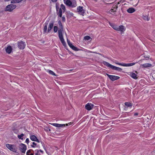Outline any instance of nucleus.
Segmentation results:
<instances>
[{
	"label": "nucleus",
	"mask_w": 155,
	"mask_h": 155,
	"mask_svg": "<svg viewBox=\"0 0 155 155\" xmlns=\"http://www.w3.org/2000/svg\"><path fill=\"white\" fill-rule=\"evenodd\" d=\"M136 63H123V66L124 67H130L134 65Z\"/></svg>",
	"instance_id": "16"
},
{
	"label": "nucleus",
	"mask_w": 155,
	"mask_h": 155,
	"mask_svg": "<svg viewBox=\"0 0 155 155\" xmlns=\"http://www.w3.org/2000/svg\"><path fill=\"white\" fill-rule=\"evenodd\" d=\"M52 2H57V0H51Z\"/></svg>",
	"instance_id": "42"
},
{
	"label": "nucleus",
	"mask_w": 155,
	"mask_h": 155,
	"mask_svg": "<svg viewBox=\"0 0 155 155\" xmlns=\"http://www.w3.org/2000/svg\"><path fill=\"white\" fill-rule=\"evenodd\" d=\"M5 146L10 151L15 153H18V148L15 145L7 143L5 144Z\"/></svg>",
	"instance_id": "4"
},
{
	"label": "nucleus",
	"mask_w": 155,
	"mask_h": 155,
	"mask_svg": "<svg viewBox=\"0 0 155 155\" xmlns=\"http://www.w3.org/2000/svg\"><path fill=\"white\" fill-rule=\"evenodd\" d=\"M19 149L21 152L25 153L26 150V146L25 144L21 143L19 146Z\"/></svg>",
	"instance_id": "7"
},
{
	"label": "nucleus",
	"mask_w": 155,
	"mask_h": 155,
	"mask_svg": "<svg viewBox=\"0 0 155 155\" xmlns=\"http://www.w3.org/2000/svg\"><path fill=\"white\" fill-rule=\"evenodd\" d=\"M26 44L24 42L21 41L18 43V47L20 49H24L25 46Z\"/></svg>",
	"instance_id": "10"
},
{
	"label": "nucleus",
	"mask_w": 155,
	"mask_h": 155,
	"mask_svg": "<svg viewBox=\"0 0 155 155\" xmlns=\"http://www.w3.org/2000/svg\"><path fill=\"white\" fill-rule=\"evenodd\" d=\"M35 141L37 142L38 143L40 142L39 140H38V139L37 138L36 140H35Z\"/></svg>",
	"instance_id": "41"
},
{
	"label": "nucleus",
	"mask_w": 155,
	"mask_h": 155,
	"mask_svg": "<svg viewBox=\"0 0 155 155\" xmlns=\"http://www.w3.org/2000/svg\"><path fill=\"white\" fill-rule=\"evenodd\" d=\"M51 124L54 126L56 127H64L65 125L68 126V124H60L57 123H53Z\"/></svg>",
	"instance_id": "13"
},
{
	"label": "nucleus",
	"mask_w": 155,
	"mask_h": 155,
	"mask_svg": "<svg viewBox=\"0 0 155 155\" xmlns=\"http://www.w3.org/2000/svg\"><path fill=\"white\" fill-rule=\"evenodd\" d=\"M53 26V23H50L48 25V32H49L51 30Z\"/></svg>",
	"instance_id": "20"
},
{
	"label": "nucleus",
	"mask_w": 155,
	"mask_h": 155,
	"mask_svg": "<svg viewBox=\"0 0 155 155\" xmlns=\"http://www.w3.org/2000/svg\"><path fill=\"white\" fill-rule=\"evenodd\" d=\"M62 20L64 21H65V18L64 16H63L62 17Z\"/></svg>",
	"instance_id": "38"
},
{
	"label": "nucleus",
	"mask_w": 155,
	"mask_h": 155,
	"mask_svg": "<svg viewBox=\"0 0 155 155\" xmlns=\"http://www.w3.org/2000/svg\"><path fill=\"white\" fill-rule=\"evenodd\" d=\"M25 142L26 143H27L28 144L29 143V139L28 138H27L26 139V140H25Z\"/></svg>",
	"instance_id": "37"
},
{
	"label": "nucleus",
	"mask_w": 155,
	"mask_h": 155,
	"mask_svg": "<svg viewBox=\"0 0 155 155\" xmlns=\"http://www.w3.org/2000/svg\"><path fill=\"white\" fill-rule=\"evenodd\" d=\"M39 150V151H40L42 153H43V150Z\"/></svg>",
	"instance_id": "43"
},
{
	"label": "nucleus",
	"mask_w": 155,
	"mask_h": 155,
	"mask_svg": "<svg viewBox=\"0 0 155 155\" xmlns=\"http://www.w3.org/2000/svg\"><path fill=\"white\" fill-rule=\"evenodd\" d=\"M31 150H28L27 151L26 153L27 155H34L33 153H31Z\"/></svg>",
	"instance_id": "29"
},
{
	"label": "nucleus",
	"mask_w": 155,
	"mask_h": 155,
	"mask_svg": "<svg viewBox=\"0 0 155 155\" xmlns=\"http://www.w3.org/2000/svg\"><path fill=\"white\" fill-rule=\"evenodd\" d=\"M67 42L68 44L71 43L70 40H69L68 39H67Z\"/></svg>",
	"instance_id": "40"
},
{
	"label": "nucleus",
	"mask_w": 155,
	"mask_h": 155,
	"mask_svg": "<svg viewBox=\"0 0 155 155\" xmlns=\"http://www.w3.org/2000/svg\"><path fill=\"white\" fill-rule=\"evenodd\" d=\"M115 64H117L119 65L122 66H123V63H119V62H115Z\"/></svg>",
	"instance_id": "34"
},
{
	"label": "nucleus",
	"mask_w": 155,
	"mask_h": 155,
	"mask_svg": "<svg viewBox=\"0 0 155 155\" xmlns=\"http://www.w3.org/2000/svg\"><path fill=\"white\" fill-rule=\"evenodd\" d=\"M124 2V0H120L117 3V4L118 5L120 3H123Z\"/></svg>",
	"instance_id": "36"
},
{
	"label": "nucleus",
	"mask_w": 155,
	"mask_h": 155,
	"mask_svg": "<svg viewBox=\"0 0 155 155\" xmlns=\"http://www.w3.org/2000/svg\"><path fill=\"white\" fill-rule=\"evenodd\" d=\"M57 15L60 17H62V13L63 12V11L61 10V8H59V10L58 9H57Z\"/></svg>",
	"instance_id": "17"
},
{
	"label": "nucleus",
	"mask_w": 155,
	"mask_h": 155,
	"mask_svg": "<svg viewBox=\"0 0 155 155\" xmlns=\"http://www.w3.org/2000/svg\"><path fill=\"white\" fill-rule=\"evenodd\" d=\"M30 139L33 141H35L36 140L37 137L34 135H31L30 136Z\"/></svg>",
	"instance_id": "21"
},
{
	"label": "nucleus",
	"mask_w": 155,
	"mask_h": 155,
	"mask_svg": "<svg viewBox=\"0 0 155 155\" xmlns=\"http://www.w3.org/2000/svg\"><path fill=\"white\" fill-rule=\"evenodd\" d=\"M47 72L53 76H56L55 74L52 71L50 70H48Z\"/></svg>",
	"instance_id": "26"
},
{
	"label": "nucleus",
	"mask_w": 155,
	"mask_h": 155,
	"mask_svg": "<svg viewBox=\"0 0 155 155\" xmlns=\"http://www.w3.org/2000/svg\"><path fill=\"white\" fill-rule=\"evenodd\" d=\"M58 31V27L56 26H54V32L56 33Z\"/></svg>",
	"instance_id": "33"
},
{
	"label": "nucleus",
	"mask_w": 155,
	"mask_h": 155,
	"mask_svg": "<svg viewBox=\"0 0 155 155\" xmlns=\"http://www.w3.org/2000/svg\"><path fill=\"white\" fill-rule=\"evenodd\" d=\"M103 64L104 65L107 66L110 68L111 69L117 71H121L122 70V68L110 64V63H109L105 61H104L103 62Z\"/></svg>",
	"instance_id": "5"
},
{
	"label": "nucleus",
	"mask_w": 155,
	"mask_h": 155,
	"mask_svg": "<svg viewBox=\"0 0 155 155\" xmlns=\"http://www.w3.org/2000/svg\"><path fill=\"white\" fill-rule=\"evenodd\" d=\"M138 115V114L137 113H134V115L135 116H137Z\"/></svg>",
	"instance_id": "44"
},
{
	"label": "nucleus",
	"mask_w": 155,
	"mask_h": 155,
	"mask_svg": "<svg viewBox=\"0 0 155 155\" xmlns=\"http://www.w3.org/2000/svg\"><path fill=\"white\" fill-rule=\"evenodd\" d=\"M61 8V10L63 11V12L64 13L65 12V6L63 4H61V8Z\"/></svg>",
	"instance_id": "23"
},
{
	"label": "nucleus",
	"mask_w": 155,
	"mask_h": 155,
	"mask_svg": "<svg viewBox=\"0 0 155 155\" xmlns=\"http://www.w3.org/2000/svg\"><path fill=\"white\" fill-rule=\"evenodd\" d=\"M152 65L150 63H145L143 64H142L140 65V66L142 68H147L149 67H150Z\"/></svg>",
	"instance_id": "14"
},
{
	"label": "nucleus",
	"mask_w": 155,
	"mask_h": 155,
	"mask_svg": "<svg viewBox=\"0 0 155 155\" xmlns=\"http://www.w3.org/2000/svg\"><path fill=\"white\" fill-rule=\"evenodd\" d=\"M24 136V134H21L20 135H18V138L20 139H21V140H23V137Z\"/></svg>",
	"instance_id": "25"
},
{
	"label": "nucleus",
	"mask_w": 155,
	"mask_h": 155,
	"mask_svg": "<svg viewBox=\"0 0 155 155\" xmlns=\"http://www.w3.org/2000/svg\"><path fill=\"white\" fill-rule=\"evenodd\" d=\"M94 105L91 103H88L85 105V108L88 110H91L94 107Z\"/></svg>",
	"instance_id": "12"
},
{
	"label": "nucleus",
	"mask_w": 155,
	"mask_h": 155,
	"mask_svg": "<svg viewBox=\"0 0 155 155\" xmlns=\"http://www.w3.org/2000/svg\"><path fill=\"white\" fill-rule=\"evenodd\" d=\"M16 5L13 4L8 5L5 8V10L9 12H12L16 8Z\"/></svg>",
	"instance_id": "6"
},
{
	"label": "nucleus",
	"mask_w": 155,
	"mask_h": 155,
	"mask_svg": "<svg viewBox=\"0 0 155 155\" xmlns=\"http://www.w3.org/2000/svg\"><path fill=\"white\" fill-rule=\"evenodd\" d=\"M71 48H72L73 50L74 51H77L78 50V48L76 47H75L74 45H72L71 47Z\"/></svg>",
	"instance_id": "30"
},
{
	"label": "nucleus",
	"mask_w": 155,
	"mask_h": 155,
	"mask_svg": "<svg viewBox=\"0 0 155 155\" xmlns=\"http://www.w3.org/2000/svg\"><path fill=\"white\" fill-rule=\"evenodd\" d=\"M58 23L59 25L61 27V28L59 29L58 31V37L63 45L65 46L66 45V44L63 37V27L60 21H58Z\"/></svg>",
	"instance_id": "1"
},
{
	"label": "nucleus",
	"mask_w": 155,
	"mask_h": 155,
	"mask_svg": "<svg viewBox=\"0 0 155 155\" xmlns=\"http://www.w3.org/2000/svg\"><path fill=\"white\" fill-rule=\"evenodd\" d=\"M68 45L70 48H71V46L73 45L71 43L68 44Z\"/></svg>",
	"instance_id": "39"
},
{
	"label": "nucleus",
	"mask_w": 155,
	"mask_h": 155,
	"mask_svg": "<svg viewBox=\"0 0 155 155\" xmlns=\"http://www.w3.org/2000/svg\"><path fill=\"white\" fill-rule=\"evenodd\" d=\"M143 18L146 21H148L149 19V18L147 15L143 16Z\"/></svg>",
	"instance_id": "28"
},
{
	"label": "nucleus",
	"mask_w": 155,
	"mask_h": 155,
	"mask_svg": "<svg viewBox=\"0 0 155 155\" xmlns=\"http://www.w3.org/2000/svg\"><path fill=\"white\" fill-rule=\"evenodd\" d=\"M35 155H39V154H38L39 150H35Z\"/></svg>",
	"instance_id": "35"
},
{
	"label": "nucleus",
	"mask_w": 155,
	"mask_h": 155,
	"mask_svg": "<svg viewBox=\"0 0 155 155\" xmlns=\"http://www.w3.org/2000/svg\"><path fill=\"white\" fill-rule=\"evenodd\" d=\"M107 76L112 81H114L118 79L119 78V77L115 75H112L107 74Z\"/></svg>",
	"instance_id": "11"
},
{
	"label": "nucleus",
	"mask_w": 155,
	"mask_h": 155,
	"mask_svg": "<svg viewBox=\"0 0 155 155\" xmlns=\"http://www.w3.org/2000/svg\"><path fill=\"white\" fill-rule=\"evenodd\" d=\"M117 8V6L116 5L113 6L112 8L110 10L109 12L110 14L113 15H115L116 12V11Z\"/></svg>",
	"instance_id": "9"
},
{
	"label": "nucleus",
	"mask_w": 155,
	"mask_h": 155,
	"mask_svg": "<svg viewBox=\"0 0 155 155\" xmlns=\"http://www.w3.org/2000/svg\"><path fill=\"white\" fill-rule=\"evenodd\" d=\"M44 32H46L47 30L48 23L45 22L44 25Z\"/></svg>",
	"instance_id": "24"
},
{
	"label": "nucleus",
	"mask_w": 155,
	"mask_h": 155,
	"mask_svg": "<svg viewBox=\"0 0 155 155\" xmlns=\"http://www.w3.org/2000/svg\"><path fill=\"white\" fill-rule=\"evenodd\" d=\"M91 38V37L88 36H86L84 38V39L86 40H89Z\"/></svg>",
	"instance_id": "32"
},
{
	"label": "nucleus",
	"mask_w": 155,
	"mask_h": 155,
	"mask_svg": "<svg viewBox=\"0 0 155 155\" xmlns=\"http://www.w3.org/2000/svg\"><path fill=\"white\" fill-rule=\"evenodd\" d=\"M32 144L31 145V146L32 147H35L37 146V143L35 142H33L32 143Z\"/></svg>",
	"instance_id": "31"
},
{
	"label": "nucleus",
	"mask_w": 155,
	"mask_h": 155,
	"mask_svg": "<svg viewBox=\"0 0 155 155\" xmlns=\"http://www.w3.org/2000/svg\"><path fill=\"white\" fill-rule=\"evenodd\" d=\"M129 75L134 79H136L137 78V74L134 72H130Z\"/></svg>",
	"instance_id": "15"
},
{
	"label": "nucleus",
	"mask_w": 155,
	"mask_h": 155,
	"mask_svg": "<svg viewBox=\"0 0 155 155\" xmlns=\"http://www.w3.org/2000/svg\"><path fill=\"white\" fill-rule=\"evenodd\" d=\"M23 0H12L11 1V2L12 3H19L21 2Z\"/></svg>",
	"instance_id": "22"
},
{
	"label": "nucleus",
	"mask_w": 155,
	"mask_h": 155,
	"mask_svg": "<svg viewBox=\"0 0 155 155\" xmlns=\"http://www.w3.org/2000/svg\"><path fill=\"white\" fill-rule=\"evenodd\" d=\"M12 51V48L11 46H8L6 49V52L8 54H10Z\"/></svg>",
	"instance_id": "19"
},
{
	"label": "nucleus",
	"mask_w": 155,
	"mask_h": 155,
	"mask_svg": "<svg viewBox=\"0 0 155 155\" xmlns=\"http://www.w3.org/2000/svg\"><path fill=\"white\" fill-rule=\"evenodd\" d=\"M135 11V10L133 8H130L128 9L127 10V12L130 13H132L134 12Z\"/></svg>",
	"instance_id": "18"
},
{
	"label": "nucleus",
	"mask_w": 155,
	"mask_h": 155,
	"mask_svg": "<svg viewBox=\"0 0 155 155\" xmlns=\"http://www.w3.org/2000/svg\"><path fill=\"white\" fill-rule=\"evenodd\" d=\"M64 3L66 5L71 8H75L77 6L75 0H63Z\"/></svg>",
	"instance_id": "3"
},
{
	"label": "nucleus",
	"mask_w": 155,
	"mask_h": 155,
	"mask_svg": "<svg viewBox=\"0 0 155 155\" xmlns=\"http://www.w3.org/2000/svg\"><path fill=\"white\" fill-rule=\"evenodd\" d=\"M125 105L127 107H131L132 105V104L130 102H126L125 103Z\"/></svg>",
	"instance_id": "27"
},
{
	"label": "nucleus",
	"mask_w": 155,
	"mask_h": 155,
	"mask_svg": "<svg viewBox=\"0 0 155 155\" xmlns=\"http://www.w3.org/2000/svg\"><path fill=\"white\" fill-rule=\"evenodd\" d=\"M77 12L79 14L84 15L85 13V11L83 9V7L81 6H79L77 8Z\"/></svg>",
	"instance_id": "8"
},
{
	"label": "nucleus",
	"mask_w": 155,
	"mask_h": 155,
	"mask_svg": "<svg viewBox=\"0 0 155 155\" xmlns=\"http://www.w3.org/2000/svg\"><path fill=\"white\" fill-rule=\"evenodd\" d=\"M109 24L111 27L117 31H120L121 32H123L125 30V28L124 26L123 25L118 26L110 22L109 23Z\"/></svg>",
	"instance_id": "2"
}]
</instances>
